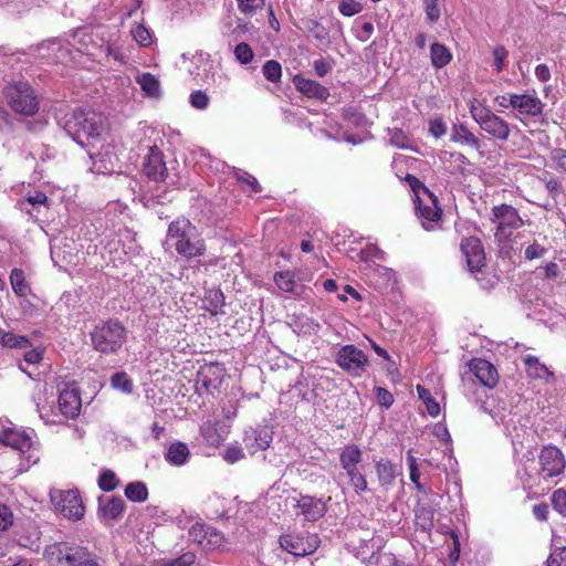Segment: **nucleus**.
I'll return each instance as SVG.
<instances>
[{
	"instance_id": "423d86ee",
	"label": "nucleus",
	"mask_w": 566,
	"mask_h": 566,
	"mask_svg": "<svg viewBox=\"0 0 566 566\" xmlns=\"http://www.w3.org/2000/svg\"><path fill=\"white\" fill-rule=\"evenodd\" d=\"M93 347L103 354L116 353L126 340V329L115 321L96 326L91 333Z\"/></svg>"
},
{
	"instance_id": "3c124183",
	"label": "nucleus",
	"mask_w": 566,
	"mask_h": 566,
	"mask_svg": "<svg viewBox=\"0 0 566 566\" xmlns=\"http://www.w3.org/2000/svg\"><path fill=\"white\" fill-rule=\"evenodd\" d=\"M132 35L140 45L148 46L151 44L150 32L142 24H137L132 29Z\"/></svg>"
},
{
	"instance_id": "58836bf2",
	"label": "nucleus",
	"mask_w": 566,
	"mask_h": 566,
	"mask_svg": "<svg viewBox=\"0 0 566 566\" xmlns=\"http://www.w3.org/2000/svg\"><path fill=\"white\" fill-rule=\"evenodd\" d=\"M494 401L495 400L493 398L491 400L488 399L486 401H483L481 403V409L484 412L489 413L495 420L496 423H504L507 415L506 406L503 402V406L497 405L495 407Z\"/></svg>"
},
{
	"instance_id": "a878e982",
	"label": "nucleus",
	"mask_w": 566,
	"mask_h": 566,
	"mask_svg": "<svg viewBox=\"0 0 566 566\" xmlns=\"http://www.w3.org/2000/svg\"><path fill=\"white\" fill-rule=\"evenodd\" d=\"M189 458L190 450L188 446L181 441L170 443L165 452V460L175 467L186 464Z\"/></svg>"
},
{
	"instance_id": "f257e3e1",
	"label": "nucleus",
	"mask_w": 566,
	"mask_h": 566,
	"mask_svg": "<svg viewBox=\"0 0 566 566\" xmlns=\"http://www.w3.org/2000/svg\"><path fill=\"white\" fill-rule=\"evenodd\" d=\"M565 469L566 458L563 451L554 444H546L539 450L537 460L528 459L523 463L524 482L528 488L557 483Z\"/></svg>"
},
{
	"instance_id": "b1692460",
	"label": "nucleus",
	"mask_w": 566,
	"mask_h": 566,
	"mask_svg": "<svg viewBox=\"0 0 566 566\" xmlns=\"http://www.w3.org/2000/svg\"><path fill=\"white\" fill-rule=\"evenodd\" d=\"M376 474L380 486L387 491L394 486L400 471L391 461L380 460L376 463Z\"/></svg>"
},
{
	"instance_id": "ddd939ff",
	"label": "nucleus",
	"mask_w": 566,
	"mask_h": 566,
	"mask_svg": "<svg viewBox=\"0 0 566 566\" xmlns=\"http://www.w3.org/2000/svg\"><path fill=\"white\" fill-rule=\"evenodd\" d=\"M461 251L465 256L469 270L472 273L480 272L485 262L481 241L474 237L465 238L461 242Z\"/></svg>"
},
{
	"instance_id": "39448f33",
	"label": "nucleus",
	"mask_w": 566,
	"mask_h": 566,
	"mask_svg": "<svg viewBox=\"0 0 566 566\" xmlns=\"http://www.w3.org/2000/svg\"><path fill=\"white\" fill-rule=\"evenodd\" d=\"M468 107L472 118L491 137L505 142L511 134L510 124L476 99H470Z\"/></svg>"
},
{
	"instance_id": "4c0bfd02",
	"label": "nucleus",
	"mask_w": 566,
	"mask_h": 566,
	"mask_svg": "<svg viewBox=\"0 0 566 566\" xmlns=\"http://www.w3.org/2000/svg\"><path fill=\"white\" fill-rule=\"evenodd\" d=\"M346 472L349 483L357 493L368 491V483L365 475L359 471L358 465L352 467L350 469H344Z\"/></svg>"
},
{
	"instance_id": "e433bc0d",
	"label": "nucleus",
	"mask_w": 566,
	"mask_h": 566,
	"mask_svg": "<svg viewBox=\"0 0 566 566\" xmlns=\"http://www.w3.org/2000/svg\"><path fill=\"white\" fill-rule=\"evenodd\" d=\"M10 282L12 290L18 296L24 297L29 294L30 287L25 281L22 270L13 269L10 275Z\"/></svg>"
},
{
	"instance_id": "a211bd4d",
	"label": "nucleus",
	"mask_w": 566,
	"mask_h": 566,
	"mask_svg": "<svg viewBox=\"0 0 566 566\" xmlns=\"http://www.w3.org/2000/svg\"><path fill=\"white\" fill-rule=\"evenodd\" d=\"M324 502L313 496H301L295 504V514L306 521H317L325 514Z\"/></svg>"
},
{
	"instance_id": "ea45409f",
	"label": "nucleus",
	"mask_w": 566,
	"mask_h": 566,
	"mask_svg": "<svg viewBox=\"0 0 566 566\" xmlns=\"http://www.w3.org/2000/svg\"><path fill=\"white\" fill-rule=\"evenodd\" d=\"M262 73L268 81L279 83L282 77V66L277 61L269 60L264 63Z\"/></svg>"
},
{
	"instance_id": "1a4fd4ad",
	"label": "nucleus",
	"mask_w": 566,
	"mask_h": 566,
	"mask_svg": "<svg viewBox=\"0 0 566 566\" xmlns=\"http://www.w3.org/2000/svg\"><path fill=\"white\" fill-rule=\"evenodd\" d=\"M52 503L63 516L80 520L84 515V505L77 490H53L50 492Z\"/></svg>"
},
{
	"instance_id": "9d476101",
	"label": "nucleus",
	"mask_w": 566,
	"mask_h": 566,
	"mask_svg": "<svg viewBox=\"0 0 566 566\" xmlns=\"http://www.w3.org/2000/svg\"><path fill=\"white\" fill-rule=\"evenodd\" d=\"M492 221L496 223L495 237L501 241L507 239L513 230L523 226V220L515 208L510 205L495 206Z\"/></svg>"
},
{
	"instance_id": "c756f323",
	"label": "nucleus",
	"mask_w": 566,
	"mask_h": 566,
	"mask_svg": "<svg viewBox=\"0 0 566 566\" xmlns=\"http://www.w3.org/2000/svg\"><path fill=\"white\" fill-rule=\"evenodd\" d=\"M523 360L526 366V373L530 377L535 379H546L548 377H554L553 373L544 364H542L538 358L527 355Z\"/></svg>"
},
{
	"instance_id": "37998d69",
	"label": "nucleus",
	"mask_w": 566,
	"mask_h": 566,
	"mask_svg": "<svg viewBox=\"0 0 566 566\" xmlns=\"http://www.w3.org/2000/svg\"><path fill=\"white\" fill-rule=\"evenodd\" d=\"M119 480L115 472L111 470H104L98 478V486L105 491L111 492L117 488Z\"/></svg>"
},
{
	"instance_id": "49530a36",
	"label": "nucleus",
	"mask_w": 566,
	"mask_h": 566,
	"mask_svg": "<svg viewBox=\"0 0 566 566\" xmlns=\"http://www.w3.org/2000/svg\"><path fill=\"white\" fill-rule=\"evenodd\" d=\"M111 381L114 388L119 389L123 392L129 394L133 390V382L126 373H116L113 375Z\"/></svg>"
},
{
	"instance_id": "4468645a",
	"label": "nucleus",
	"mask_w": 566,
	"mask_h": 566,
	"mask_svg": "<svg viewBox=\"0 0 566 566\" xmlns=\"http://www.w3.org/2000/svg\"><path fill=\"white\" fill-rule=\"evenodd\" d=\"M0 442L20 452H27L33 446V431L8 428L0 434Z\"/></svg>"
},
{
	"instance_id": "2f4dec72",
	"label": "nucleus",
	"mask_w": 566,
	"mask_h": 566,
	"mask_svg": "<svg viewBox=\"0 0 566 566\" xmlns=\"http://www.w3.org/2000/svg\"><path fill=\"white\" fill-rule=\"evenodd\" d=\"M91 158L93 159L92 165V171L95 174H112L115 171V165L112 160V155L106 151L105 154H92L91 150H88Z\"/></svg>"
},
{
	"instance_id": "09e8293b",
	"label": "nucleus",
	"mask_w": 566,
	"mask_h": 566,
	"mask_svg": "<svg viewBox=\"0 0 566 566\" xmlns=\"http://www.w3.org/2000/svg\"><path fill=\"white\" fill-rule=\"evenodd\" d=\"M234 55H235V59L241 63V64H248L250 63L252 60H253V51L251 49V46L245 43V42H241L239 43L235 49H234Z\"/></svg>"
},
{
	"instance_id": "dca6fc26",
	"label": "nucleus",
	"mask_w": 566,
	"mask_h": 566,
	"mask_svg": "<svg viewBox=\"0 0 566 566\" xmlns=\"http://www.w3.org/2000/svg\"><path fill=\"white\" fill-rule=\"evenodd\" d=\"M470 371L486 388H493L499 381L496 368L488 360L474 358L469 363Z\"/></svg>"
},
{
	"instance_id": "bb28decb",
	"label": "nucleus",
	"mask_w": 566,
	"mask_h": 566,
	"mask_svg": "<svg viewBox=\"0 0 566 566\" xmlns=\"http://www.w3.org/2000/svg\"><path fill=\"white\" fill-rule=\"evenodd\" d=\"M450 139L453 143L470 146L476 150L480 148L479 138L472 132H470L464 124L461 123L453 124Z\"/></svg>"
},
{
	"instance_id": "c03bdc74",
	"label": "nucleus",
	"mask_w": 566,
	"mask_h": 566,
	"mask_svg": "<svg viewBox=\"0 0 566 566\" xmlns=\"http://www.w3.org/2000/svg\"><path fill=\"white\" fill-rule=\"evenodd\" d=\"M208 311L211 314H218L224 306V295L220 290H212L208 294Z\"/></svg>"
},
{
	"instance_id": "de8ad7c7",
	"label": "nucleus",
	"mask_w": 566,
	"mask_h": 566,
	"mask_svg": "<svg viewBox=\"0 0 566 566\" xmlns=\"http://www.w3.org/2000/svg\"><path fill=\"white\" fill-rule=\"evenodd\" d=\"M552 505L556 512L566 517V490L557 489L553 492Z\"/></svg>"
},
{
	"instance_id": "412c9836",
	"label": "nucleus",
	"mask_w": 566,
	"mask_h": 566,
	"mask_svg": "<svg viewBox=\"0 0 566 566\" xmlns=\"http://www.w3.org/2000/svg\"><path fill=\"white\" fill-rule=\"evenodd\" d=\"M293 84L300 93H302L308 98L326 101L329 96V91L327 87L321 85L319 83L313 80L305 78L301 75L294 76Z\"/></svg>"
},
{
	"instance_id": "20e7f679",
	"label": "nucleus",
	"mask_w": 566,
	"mask_h": 566,
	"mask_svg": "<svg viewBox=\"0 0 566 566\" xmlns=\"http://www.w3.org/2000/svg\"><path fill=\"white\" fill-rule=\"evenodd\" d=\"M44 555L52 566H103L101 559L87 547L65 542L49 545Z\"/></svg>"
},
{
	"instance_id": "5fc2aeb1",
	"label": "nucleus",
	"mask_w": 566,
	"mask_h": 566,
	"mask_svg": "<svg viewBox=\"0 0 566 566\" xmlns=\"http://www.w3.org/2000/svg\"><path fill=\"white\" fill-rule=\"evenodd\" d=\"M438 2L439 0H423L426 15L430 22H437L440 19L441 12Z\"/></svg>"
},
{
	"instance_id": "2eb2a0df",
	"label": "nucleus",
	"mask_w": 566,
	"mask_h": 566,
	"mask_svg": "<svg viewBox=\"0 0 566 566\" xmlns=\"http://www.w3.org/2000/svg\"><path fill=\"white\" fill-rule=\"evenodd\" d=\"M226 370L220 364H206L197 374V386L206 390L217 389L222 384Z\"/></svg>"
},
{
	"instance_id": "0eeeda50",
	"label": "nucleus",
	"mask_w": 566,
	"mask_h": 566,
	"mask_svg": "<svg viewBox=\"0 0 566 566\" xmlns=\"http://www.w3.org/2000/svg\"><path fill=\"white\" fill-rule=\"evenodd\" d=\"M336 364L353 377H360L369 365L367 355L354 345L340 347L336 354Z\"/></svg>"
},
{
	"instance_id": "8fccbe9b",
	"label": "nucleus",
	"mask_w": 566,
	"mask_h": 566,
	"mask_svg": "<svg viewBox=\"0 0 566 566\" xmlns=\"http://www.w3.org/2000/svg\"><path fill=\"white\" fill-rule=\"evenodd\" d=\"M338 10L345 17H353L361 12L363 6L356 0H342L338 4Z\"/></svg>"
},
{
	"instance_id": "6e6d98bb",
	"label": "nucleus",
	"mask_w": 566,
	"mask_h": 566,
	"mask_svg": "<svg viewBox=\"0 0 566 566\" xmlns=\"http://www.w3.org/2000/svg\"><path fill=\"white\" fill-rule=\"evenodd\" d=\"M244 452L241 447L239 446H229L223 453V459L228 463H235L243 459Z\"/></svg>"
},
{
	"instance_id": "6e6552de",
	"label": "nucleus",
	"mask_w": 566,
	"mask_h": 566,
	"mask_svg": "<svg viewBox=\"0 0 566 566\" xmlns=\"http://www.w3.org/2000/svg\"><path fill=\"white\" fill-rule=\"evenodd\" d=\"M11 107L20 114L33 115L38 108V98L27 82H18L8 88Z\"/></svg>"
},
{
	"instance_id": "603ef678",
	"label": "nucleus",
	"mask_w": 566,
	"mask_h": 566,
	"mask_svg": "<svg viewBox=\"0 0 566 566\" xmlns=\"http://www.w3.org/2000/svg\"><path fill=\"white\" fill-rule=\"evenodd\" d=\"M389 142L398 148H409L410 139L401 129H394L389 133Z\"/></svg>"
},
{
	"instance_id": "bf43d9fd",
	"label": "nucleus",
	"mask_w": 566,
	"mask_h": 566,
	"mask_svg": "<svg viewBox=\"0 0 566 566\" xmlns=\"http://www.w3.org/2000/svg\"><path fill=\"white\" fill-rule=\"evenodd\" d=\"M547 252L546 248L541 245L537 242L532 243L525 249V258L527 260H535L544 256V254Z\"/></svg>"
},
{
	"instance_id": "6ab92c4d",
	"label": "nucleus",
	"mask_w": 566,
	"mask_h": 566,
	"mask_svg": "<svg viewBox=\"0 0 566 566\" xmlns=\"http://www.w3.org/2000/svg\"><path fill=\"white\" fill-rule=\"evenodd\" d=\"M417 210L426 230L431 229V223L438 222L441 218V209L438 207V200L431 193H427L424 199L418 198Z\"/></svg>"
},
{
	"instance_id": "72a5a7b5",
	"label": "nucleus",
	"mask_w": 566,
	"mask_h": 566,
	"mask_svg": "<svg viewBox=\"0 0 566 566\" xmlns=\"http://www.w3.org/2000/svg\"><path fill=\"white\" fill-rule=\"evenodd\" d=\"M361 458V450L355 444H348L342 450L339 462L343 469H350L352 467L358 465Z\"/></svg>"
},
{
	"instance_id": "cd10ccee",
	"label": "nucleus",
	"mask_w": 566,
	"mask_h": 566,
	"mask_svg": "<svg viewBox=\"0 0 566 566\" xmlns=\"http://www.w3.org/2000/svg\"><path fill=\"white\" fill-rule=\"evenodd\" d=\"M125 507V502L120 497L113 496L105 503L99 500V512L104 518L109 521L118 520L123 515Z\"/></svg>"
},
{
	"instance_id": "338daca9",
	"label": "nucleus",
	"mask_w": 566,
	"mask_h": 566,
	"mask_svg": "<svg viewBox=\"0 0 566 566\" xmlns=\"http://www.w3.org/2000/svg\"><path fill=\"white\" fill-rule=\"evenodd\" d=\"M407 462L409 468V476L411 481H415L416 479H420V472L418 469L417 460L412 455L411 450L407 452Z\"/></svg>"
},
{
	"instance_id": "c9c22d12",
	"label": "nucleus",
	"mask_w": 566,
	"mask_h": 566,
	"mask_svg": "<svg viewBox=\"0 0 566 566\" xmlns=\"http://www.w3.org/2000/svg\"><path fill=\"white\" fill-rule=\"evenodd\" d=\"M125 496L132 502H145L148 497V489L142 481L130 482L125 488Z\"/></svg>"
},
{
	"instance_id": "e2e57ef3",
	"label": "nucleus",
	"mask_w": 566,
	"mask_h": 566,
	"mask_svg": "<svg viewBox=\"0 0 566 566\" xmlns=\"http://www.w3.org/2000/svg\"><path fill=\"white\" fill-rule=\"evenodd\" d=\"M429 132L433 137L439 138L447 133V126L441 118H436L430 122Z\"/></svg>"
},
{
	"instance_id": "a18cd8bd",
	"label": "nucleus",
	"mask_w": 566,
	"mask_h": 566,
	"mask_svg": "<svg viewBox=\"0 0 566 566\" xmlns=\"http://www.w3.org/2000/svg\"><path fill=\"white\" fill-rule=\"evenodd\" d=\"M234 176L238 179V181L247 185L248 189L251 192H260L261 191V186L258 182L256 178L253 177L252 175H250L249 172L243 171L241 169H237L234 171Z\"/></svg>"
},
{
	"instance_id": "4be33fe9",
	"label": "nucleus",
	"mask_w": 566,
	"mask_h": 566,
	"mask_svg": "<svg viewBox=\"0 0 566 566\" xmlns=\"http://www.w3.org/2000/svg\"><path fill=\"white\" fill-rule=\"evenodd\" d=\"M145 175L154 181H164L167 175V167L163 159V154L157 149H151L144 165Z\"/></svg>"
},
{
	"instance_id": "9b49d317",
	"label": "nucleus",
	"mask_w": 566,
	"mask_h": 566,
	"mask_svg": "<svg viewBox=\"0 0 566 566\" xmlns=\"http://www.w3.org/2000/svg\"><path fill=\"white\" fill-rule=\"evenodd\" d=\"M189 541L205 551H213L222 546L223 534L205 523L196 522L188 531Z\"/></svg>"
},
{
	"instance_id": "7ed1b4c3",
	"label": "nucleus",
	"mask_w": 566,
	"mask_h": 566,
	"mask_svg": "<svg viewBox=\"0 0 566 566\" xmlns=\"http://www.w3.org/2000/svg\"><path fill=\"white\" fill-rule=\"evenodd\" d=\"M167 243L176 252L187 259L202 256L206 253L205 240L197 228L188 219H177L170 222L167 230Z\"/></svg>"
},
{
	"instance_id": "c85d7f7f",
	"label": "nucleus",
	"mask_w": 566,
	"mask_h": 566,
	"mask_svg": "<svg viewBox=\"0 0 566 566\" xmlns=\"http://www.w3.org/2000/svg\"><path fill=\"white\" fill-rule=\"evenodd\" d=\"M274 282L276 286L285 293L293 295H300L302 293L303 286L295 281L294 274L290 271L275 273Z\"/></svg>"
},
{
	"instance_id": "4d7b16f0",
	"label": "nucleus",
	"mask_w": 566,
	"mask_h": 566,
	"mask_svg": "<svg viewBox=\"0 0 566 566\" xmlns=\"http://www.w3.org/2000/svg\"><path fill=\"white\" fill-rule=\"evenodd\" d=\"M190 103L195 108L206 109L209 105V97L202 91H196L190 95Z\"/></svg>"
},
{
	"instance_id": "f03ea898",
	"label": "nucleus",
	"mask_w": 566,
	"mask_h": 566,
	"mask_svg": "<svg viewBox=\"0 0 566 566\" xmlns=\"http://www.w3.org/2000/svg\"><path fill=\"white\" fill-rule=\"evenodd\" d=\"M60 126L84 148H94L105 133V119L101 113L76 109L59 118Z\"/></svg>"
},
{
	"instance_id": "f3484780",
	"label": "nucleus",
	"mask_w": 566,
	"mask_h": 566,
	"mask_svg": "<svg viewBox=\"0 0 566 566\" xmlns=\"http://www.w3.org/2000/svg\"><path fill=\"white\" fill-rule=\"evenodd\" d=\"M509 104L521 115L538 116L543 112L542 101L528 94H510Z\"/></svg>"
},
{
	"instance_id": "680f3d73",
	"label": "nucleus",
	"mask_w": 566,
	"mask_h": 566,
	"mask_svg": "<svg viewBox=\"0 0 566 566\" xmlns=\"http://www.w3.org/2000/svg\"><path fill=\"white\" fill-rule=\"evenodd\" d=\"M253 439L259 450H265L270 447L272 438L270 433L264 430L260 432H253Z\"/></svg>"
},
{
	"instance_id": "0e129e2a",
	"label": "nucleus",
	"mask_w": 566,
	"mask_h": 566,
	"mask_svg": "<svg viewBox=\"0 0 566 566\" xmlns=\"http://www.w3.org/2000/svg\"><path fill=\"white\" fill-rule=\"evenodd\" d=\"M376 397L378 399V402L386 408H389L394 402L392 395L382 387L376 388Z\"/></svg>"
},
{
	"instance_id": "774afa93",
	"label": "nucleus",
	"mask_w": 566,
	"mask_h": 566,
	"mask_svg": "<svg viewBox=\"0 0 566 566\" xmlns=\"http://www.w3.org/2000/svg\"><path fill=\"white\" fill-rule=\"evenodd\" d=\"M27 201L32 206V207H44V208H48V197L45 193L43 192H36L32 196H29L27 198Z\"/></svg>"
},
{
	"instance_id": "7c9ffc66",
	"label": "nucleus",
	"mask_w": 566,
	"mask_h": 566,
	"mask_svg": "<svg viewBox=\"0 0 566 566\" xmlns=\"http://www.w3.org/2000/svg\"><path fill=\"white\" fill-rule=\"evenodd\" d=\"M136 82L139 84L142 91L148 97L160 96V83L156 76L150 73H142L136 76Z\"/></svg>"
},
{
	"instance_id": "13d9d810",
	"label": "nucleus",
	"mask_w": 566,
	"mask_h": 566,
	"mask_svg": "<svg viewBox=\"0 0 566 566\" xmlns=\"http://www.w3.org/2000/svg\"><path fill=\"white\" fill-rule=\"evenodd\" d=\"M313 69L317 76L324 77L333 69V63L325 59H318L313 62Z\"/></svg>"
},
{
	"instance_id": "f704fd0d",
	"label": "nucleus",
	"mask_w": 566,
	"mask_h": 566,
	"mask_svg": "<svg viewBox=\"0 0 566 566\" xmlns=\"http://www.w3.org/2000/svg\"><path fill=\"white\" fill-rule=\"evenodd\" d=\"M0 344L3 347L9 348H28L30 346V342L25 336L17 335L12 332H8L0 328Z\"/></svg>"
},
{
	"instance_id": "f8f14e48",
	"label": "nucleus",
	"mask_w": 566,
	"mask_h": 566,
	"mask_svg": "<svg viewBox=\"0 0 566 566\" xmlns=\"http://www.w3.org/2000/svg\"><path fill=\"white\" fill-rule=\"evenodd\" d=\"M59 409L66 418L78 416L82 407L80 390L74 384L66 385L59 395Z\"/></svg>"
},
{
	"instance_id": "69168bd1",
	"label": "nucleus",
	"mask_w": 566,
	"mask_h": 566,
	"mask_svg": "<svg viewBox=\"0 0 566 566\" xmlns=\"http://www.w3.org/2000/svg\"><path fill=\"white\" fill-rule=\"evenodd\" d=\"M547 566H566V548L551 554L547 559Z\"/></svg>"
},
{
	"instance_id": "a19ab883",
	"label": "nucleus",
	"mask_w": 566,
	"mask_h": 566,
	"mask_svg": "<svg viewBox=\"0 0 566 566\" xmlns=\"http://www.w3.org/2000/svg\"><path fill=\"white\" fill-rule=\"evenodd\" d=\"M419 398L424 402L428 413L432 417H437L440 412L439 403L432 398L430 391L422 386H417Z\"/></svg>"
},
{
	"instance_id": "473e14b6",
	"label": "nucleus",
	"mask_w": 566,
	"mask_h": 566,
	"mask_svg": "<svg viewBox=\"0 0 566 566\" xmlns=\"http://www.w3.org/2000/svg\"><path fill=\"white\" fill-rule=\"evenodd\" d=\"M431 63L436 69H442L452 60L450 50L441 43H433L430 50Z\"/></svg>"
},
{
	"instance_id": "79ce46f5",
	"label": "nucleus",
	"mask_w": 566,
	"mask_h": 566,
	"mask_svg": "<svg viewBox=\"0 0 566 566\" xmlns=\"http://www.w3.org/2000/svg\"><path fill=\"white\" fill-rule=\"evenodd\" d=\"M235 1H237L239 11L247 17L254 15L265 4V0H235Z\"/></svg>"
},
{
	"instance_id": "5701e85b",
	"label": "nucleus",
	"mask_w": 566,
	"mask_h": 566,
	"mask_svg": "<svg viewBox=\"0 0 566 566\" xmlns=\"http://www.w3.org/2000/svg\"><path fill=\"white\" fill-rule=\"evenodd\" d=\"M289 324L293 332L301 337L317 336L321 331V325L316 319L303 314L293 315Z\"/></svg>"
},
{
	"instance_id": "aec40b11",
	"label": "nucleus",
	"mask_w": 566,
	"mask_h": 566,
	"mask_svg": "<svg viewBox=\"0 0 566 566\" xmlns=\"http://www.w3.org/2000/svg\"><path fill=\"white\" fill-rule=\"evenodd\" d=\"M280 545L283 549L295 556H305L312 554L315 551L316 538H313V543H310L302 536L286 534L280 537Z\"/></svg>"
},
{
	"instance_id": "864d4df0",
	"label": "nucleus",
	"mask_w": 566,
	"mask_h": 566,
	"mask_svg": "<svg viewBox=\"0 0 566 566\" xmlns=\"http://www.w3.org/2000/svg\"><path fill=\"white\" fill-rule=\"evenodd\" d=\"M507 57L509 51L504 46L497 45L493 49L494 66L499 73L506 66Z\"/></svg>"
},
{
	"instance_id": "052dcab7",
	"label": "nucleus",
	"mask_w": 566,
	"mask_h": 566,
	"mask_svg": "<svg viewBox=\"0 0 566 566\" xmlns=\"http://www.w3.org/2000/svg\"><path fill=\"white\" fill-rule=\"evenodd\" d=\"M13 515L8 506L0 503V531H6L12 525Z\"/></svg>"
},
{
	"instance_id": "393cba45",
	"label": "nucleus",
	"mask_w": 566,
	"mask_h": 566,
	"mask_svg": "<svg viewBox=\"0 0 566 566\" xmlns=\"http://www.w3.org/2000/svg\"><path fill=\"white\" fill-rule=\"evenodd\" d=\"M200 433L205 442L211 447H218L227 436L226 430L218 421L207 420L200 427Z\"/></svg>"
}]
</instances>
